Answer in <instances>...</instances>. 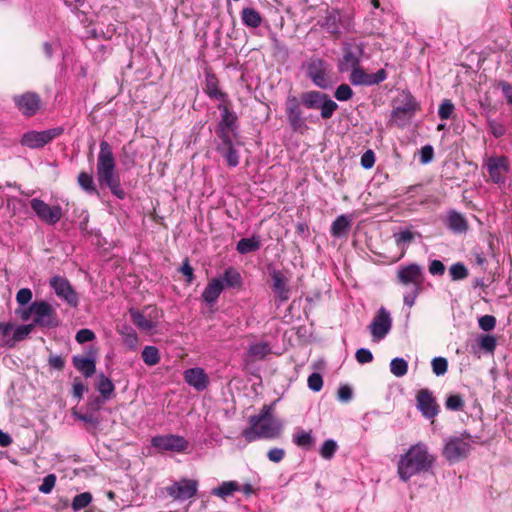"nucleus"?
I'll use <instances>...</instances> for the list:
<instances>
[{"label":"nucleus","mask_w":512,"mask_h":512,"mask_svg":"<svg viewBox=\"0 0 512 512\" xmlns=\"http://www.w3.org/2000/svg\"><path fill=\"white\" fill-rule=\"evenodd\" d=\"M272 280L271 289L276 298L281 302H287L290 298L289 280L281 270L272 269L269 271Z\"/></svg>","instance_id":"nucleus-21"},{"label":"nucleus","mask_w":512,"mask_h":512,"mask_svg":"<svg viewBox=\"0 0 512 512\" xmlns=\"http://www.w3.org/2000/svg\"><path fill=\"white\" fill-rule=\"evenodd\" d=\"M424 281L423 268L412 263L401 266L397 271V282L407 288L403 295L404 304L412 307L421 292Z\"/></svg>","instance_id":"nucleus-4"},{"label":"nucleus","mask_w":512,"mask_h":512,"mask_svg":"<svg viewBox=\"0 0 512 512\" xmlns=\"http://www.w3.org/2000/svg\"><path fill=\"white\" fill-rule=\"evenodd\" d=\"M420 105L410 92H403L401 103L391 112L390 122L400 128L409 125Z\"/></svg>","instance_id":"nucleus-7"},{"label":"nucleus","mask_w":512,"mask_h":512,"mask_svg":"<svg viewBox=\"0 0 512 512\" xmlns=\"http://www.w3.org/2000/svg\"><path fill=\"white\" fill-rule=\"evenodd\" d=\"M479 345L483 350L493 352L496 348L497 340L495 336L485 334L480 337Z\"/></svg>","instance_id":"nucleus-56"},{"label":"nucleus","mask_w":512,"mask_h":512,"mask_svg":"<svg viewBox=\"0 0 512 512\" xmlns=\"http://www.w3.org/2000/svg\"><path fill=\"white\" fill-rule=\"evenodd\" d=\"M13 101L18 110L27 117L34 116L41 104L39 95L35 92H25L21 95H15Z\"/></svg>","instance_id":"nucleus-20"},{"label":"nucleus","mask_w":512,"mask_h":512,"mask_svg":"<svg viewBox=\"0 0 512 512\" xmlns=\"http://www.w3.org/2000/svg\"><path fill=\"white\" fill-rule=\"evenodd\" d=\"M64 128L61 126L50 128L44 131H28L21 137L20 143L30 149H40L53 141L55 138L61 136Z\"/></svg>","instance_id":"nucleus-11"},{"label":"nucleus","mask_w":512,"mask_h":512,"mask_svg":"<svg viewBox=\"0 0 512 512\" xmlns=\"http://www.w3.org/2000/svg\"><path fill=\"white\" fill-rule=\"evenodd\" d=\"M219 278L227 288H240L243 284L241 274L234 267L227 268Z\"/></svg>","instance_id":"nucleus-32"},{"label":"nucleus","mask_w":512,"mask_h":512,"mask_svg":"<svg viewBox=\"0 0 512 512\" xmlns=\"http://www.w3.org/2000/svg\"><path fill=\"white\" fill-rule=\"evenodd\" d=\"M237 491H240V485L237 481H224L218 487L213 488L211 493L225 500Z\"/></svg>","instance_id":"nucleus-34"},{"label":"nucleus","mask_w":512,"mask_h":512,"mask_svg":"<svg viewBox=\"0 0 512 512\" xmlns=\"http://www.w3.org/2000/svg\"><path fill=\"white\" fill-rule=\"evenodd\" d=\"M318 109H320V114L323 119H330L338 109V104L333 101L327 94L325 99L322 100Z\"/></svg>","instance_id":"nucleus-42"},{"label":"nucleus","mask_w":512,"mask_h":512,"mask_svg":"<svg viewBox=\"0 0 512 512\" xmlns=\"http://www.w3.org/2000/svg\"><path fill=\"white\" fill-rule=\"evenodd\" d=\"M445 225L454 234H466L469 230L468 220L456 210H450L447 213Z\"/></svg>","instance_id":"nucleus-23"},{"label":"nucleus","mask_w":512,"mask_h":512,"mask_svg":"<svg viewBox=\"0 0 512 512\" xmlns=\"http://www.w3.org/2000/svg\"><path fill=\"white\" fill-rule=\"evenodd\" d=\"M308 387L314 392H319L323 387V378L319 373H312L308 377Z\"/></svg>","instance_id":"nucleus-59"},{"label":"nucleus","mask_w":512,"mask_h":512,"mask_svg":"<svg viewBox=\"0 0 512 512\" xmlns=\"http://www.w3.org/2000/svg\"><path fill=\"white\" fill-rule=\"evenodd\" d=\"M498 87L501 89L507 103L512 106V84L506 81H500Z\"/></svg>","instance_id":"nucleus-64"},{"label":"nucleus","mask_w":512,"mask_h":512,"mask_svg":"<svg viewBox=\"0 0 512 512\" xmlns=\"http://www.w3.org/2000/svg\"><path fill=\"white\" fill-rule=\"evenodd\" d=\"M326 93L320 91L311 90L303 92L300 95V103L307 109H318L323 99H325Z\"/></svg>","instance_id":"nucleus-29"},{"label":"nucleus","mask_w":512,"mask_h":512,"mask_svg":"<svg viewBox=\"0 0 512 512\" xmlns=\"http://www.w3.org/2000/svg\"><path fill=\"white\" fill-rule=\"evenodd\" d=\"M261 247V241L258 236H252L250 238H242L238 241L236 250L240 254H248L259 250Z\"/></svg>","instance_id":"nucleus-35"},{"label":"nucleus","mask_w":512,"mask_h":512,"mask_svg":"<svg viewBox=\"0 0 512 512\" xmlns=\"http://www.w3.org/2000/svg\"><path fill=\"white\" fill-rule=\"evenodd\" d=\"M124 344L130 350H136L139 343V338L136 331L131 326H123L120 330Z\"/></svg>","instance_id":"nucleus-39"},{"label":"nucleus","mask_w":512,"mask_h":512,"mask_svg":"<svg viewBox=\"0 0 512 512\" xmlns=\"http://www.w3.org/2000/svg\"><path fill=\"white\" fill-rule=\"evenodd\" d=\"M306 77L320 89H327L331 86L329 75V64L318 57L310 58L304 65Z\"/></svg>","instance_id":"nucleus-8"},{"label":"nucleus","mask_w":512,"mask_h":512,"mask_svg":"<svg viewBox=\"0 0 512 512\" xmlns=\"http://www.w3.org/2000/svg\"><path fill=\"white\" fill-rule=\"evenodd\" d=\"M390 371L396 377H403L408 372V363L404 358L396 357L390 362Z\"/></svg>","instance_id":"nucleus-44"},{"label":"nucleus","mask_w":512,"mask_h":512,"mask_svg":"<svg viewBox=\"0 0 512 512\" xmlns=\"http://www.w3.org/2000/svg\"><path fill=\"white\" fill-rule=\"evenodd\" d=\"M338 449L337 442L333 439L326 440L320 448V455L326 460L333 458Z\"/></svg>","instance_id":"nucleus-51"},{"label":"nucleus","mask_w":512,"mask_h":512,"mask_svg":"<svg viewBox=\"0 0 512 512\" xmlns=\"http://www.w3.org/2000/svg\"><path fill=\"white\" fill-rule=\"evenodd\" d=\"M465 403L460 394H451L446 398L445 407L450 411H462Z\"/></svg>","instance_id":"nucleus-49"},{"label":"nucleus","mask_w":512,"mask_h":512,"mask_svg":"<svg viewBox=\"0 0 512 512\" xmlns=\"http://www.w3.org/2000/svg\"><path fill=\"white\" fill-rule=\"evenodd\" d=\"M116 163L111 145L103 140L97 160V178L101 185H106L118 199H124L126 193L121 186L119 175L115 171Z\"/></svg>","instance_id":"nucleus-2"},{"label":"nucleus","mask_w":512,"mask_h":512,"mask_svg":"<svg viewBox=\"0 0 512 512\" xmlns=\"http://www.w3.org/2000/svg\"><path fill=\"white\" fill-rule=\"evenodd\" d=\"M360 56L352 50L350 45H346L343 50V57L339 60L338 69L340 72H346L358 67Z\"/></svg>","instance_id":"nucleus-28"},{"label":"nucleus","mask_w":512,"mask_h":512,"mask_svg":"<svg viewBox=\"0 0 512 512\" xmlns=\"http://www.w3.org/2000/svg\"><path fill=\"white\" fill-rule=\"evenodd\" d=\"M204 91L211 99L221 101V103H229L228 95L219 89V81L215 74L206 73Z\"/></svg>","instance_id":"nucleus-24"},{"label":"nucleus","mask_w":512,"mask_h":512,"mask_svg":"<svg viewBox=\"0 0 512 512\" xmlns=\"http://www.w3.org/2000/svg\"><path fill=\"white\" fill-rule=\"evenodd\" d=\"M216 134L220 139V143L217 147L225 148V146L234 144L233 138L238 135V130L216 128Z\"/></svg>","instance_id":"nucleus-43"},{"label":"nucleus","mask_w":512,"mask_h":512,"mask_svg":"<svg viewBox=\"0 0 512 512\" xmlns=\"http://www.w3.org/2000/svg\"><path fill=\"white\" fill-rule=\"evenodd\" d=\"M73 366L85 377L90 378L96 371V362L94 358L82 355L72 357Z\"/></svg>","instance_id":"nucleus-26"},{"label":"nucleus","mask_w":512,"mask_h":512,"mask_svg":"<svg viewBox=\"0 0 512 512\" xmlns=\"http://www.w3.org/2000/svg\"><path fill=\"white\" fill-rule=\"evenodd\" d=\"M436 457L429 452L423 442L411 445L407 452L400 456L397 463V474L403 482H408L413 476L431 471Z\"/></svg>","instance_id":"nucleus-1"},{"label":"nucleus","mask_w":512,"mask_h":512,"mask_svg":"<svg viewBox=\"0 0 512 512\" xmlns=\"http://www.w3.org/2000/svg\"><path fill=\"white\" fill-rule=\"evenodd\" d=\"M74 415L76 419L87 424H90L93 427L98 426L100 423L99 417L96 416L95 413L91 412L90 410H87V412L85 413H75Z\"/></svg>","instance_id":"nucleus-57"},{"label":"nucleus","mask_w":512,"mask_h":512,"mask_svg":"<svg viewBox=\"0 0 512 512\" xmlns=\"http://www.w3.org/2000/svg\"><path fill=\"white\" fill-rule=\"evenodd\" d=\"M318 25L338 39L343 33L351 31L352 20L337 8H327L324 16L318 20Z\"/></svg>","instance_id":"nucleus-5"},{"label":"nucleus","mask_w":512,"mask_h":512,"mask_svg":"<svg viewBox=\"0 0 512 512\" xmlns=\"http://www.w3.org/2000/svg\"><path fill=\"white\" fill-rule=\"evenodd\" d=\"M75 339L80 344L90 342L95 339V333L92 330L87 329V328L80 329L76 333Z\"/></svg>","instance_id":"nucleus-62"},{"label":"nucleus","mask_w":512,"mask_h":512,"mask_svg":"<svg viewBox=\"0 0 512 512\" xmlns=\"http://www.w3.org/2000/svg\"><path fill=\"white\" fill-rule=\"evenodd\" d=\"M30 206L35 212L36 216L44 223L48 225H55L63 216L61 206L54 205L50 206L45 201L39 198H33L30 200Z\"/></svg>","instance_id":"nucleus-13"},{"label":"nucleus","mask_w":512,"mask_h":512,"mask_svg":"<svg viewBox=\"0 0 512 512\" xmlns=\"http://www.w3.org/2000/svg\"><path fill=\"white\" fill-rule=\"evenodd\" d=\"M106 400L102 396L90 397L87 402V410L94 413L100 411Z\"/></svg>","instance_id":"nucleus-61"},{"label":"nucleus","mask_w":512,"mask_h":512,"mask_svg":"<svg viewBox=\"0 0 512 512\" xmlns=\"http://www.w3.org/2000/svg\"><path fill=\"white\" fill-rule=\"evenodd\" d=\"M301 105L299 99L292 94H289L285 100V114L290 128L294 132L303 134L308 130V126Z\"/></svg>","instance_id":"nucleus-10"},{"label":"nucleus","mask_w":512,"mask_h":512,"mask_svg":"<svg viewBox=\"0 0 512 512\" xmlns=\"http://www.w3.org/2000/svg\"><path fill=\"white\" fill-rule=\"evenodd\" d=\"M33 329L34 326L32 323L16 327L11 338L5 341V345L10 348L14 347L16 343L26 339L29 336V334L33 331Z\"/></svg>","instance_id":"nucleus-33"},{"label":"nucleus","mask_w":512,"mask_h":512,"mask_svg":"<svg viewBox=\"0 0 512 512\" xmlns=\"http://www.w3.org/2000/svg\"><path fill=\"white\" fill-rule=\"evenodd\" d=\"M77 180H78L79 186L85 192H87L89 194H93V193L97 192L92 175H90L86 172H80Z\"/></svg>","instance_id":"nucleus-46"},{"label":"nucleus","mask_w":512,"mask_h":512,"mask_svg":"<svg viewBox=\"0 0 512 512\" xmlns=\"http://www.w3.org/2000/svg\"><path fill=\"white\" fill-rule=\"evenodd\" d=\"M166 493L175 501H185L197 494L198 482L194 479L182 478L165 488Z\"/></svg>","instance_id":"nucleus-14"},{"label":"nucleus","mask_w":512,"mask_h":512,"mask_svg":"<svg viewBox=\"0 0 512 512\" xmlns=\"http://www.w3.org/2000/svg\"><path fill=\"white\" fill-rule=\"evenodd\" d=\"M387 78L384 69H379L376 73L368 74L360 66L351 70L349 80L354 86H373L383 82Z\"/></svg>","instance_id":"nucleus-19"},{"label":"nucleus","mask_w":512,"mask_h":512,"mask_svg":"<svg viewBox=\"0 0 512 512\" xmlns=\"http://www.w3.org/2000/svg\"><path fill=\"white\" fill-rule=\"evenodd\" d=\"M130 316L132 322L141 330L150 331L156 327V322L148 319L142 312L131 309Z\"/></svg>","instance_id":"nucleus-36"},{"label":"nucleus","mask_w":512,"mask_h":512,"mask_svg":"<svg viewBox=\"0 0 512 512\" xmlns=\"http://www.w3.org/2000/svg\"><path fill=\"white\" fill-rule=\"evenodd\" d=\"M224 289L223 281L220 278H213L209 281L202 293V299L207 304H214Z\"/></svg>","instance_id":"nucleus-27"},{"label":"nucleus","mask_w":512,"mask_h":512,"mask_svg":"<svg viewBox=\"0 0 512 512\" xmlns=\"http://www.w3.org/2000/svg\"><path fill=\"white\" fill-rule=\"evenodd\" d=\"M293 442L298 447L310 450L315 445V438L312 435V431H304L302 429H298L293 434Z\"/></svg>","instance_id":"nucleus-31"},{"label":"nucleus","mask_w":512,"mask_h":512,"mask_svg":"<svg viewBox=\"0 0 512 512\" xmlns=\"http://www.w3.org/2000/svg\"><path fill=\"white\" fill-rule=\"evenodd\" d=\"M350 226V218L346 215H340L333 221L330 232L332 236L340 237L349 230Z\"/></svg>","instance_id":"nucleus-37"},{"label":"nucleus","mask_w":512,"mask_h":512,"mask_svg":"<svg viewBox=\"0 0 512 512\" xmlns=\"http://www.w3.org/2000/svg\"><path fill=\"white\" fill-rule=\"evenodd\" d=\"M478 325L483 331H491L496 326V318L492 315H484L478 319Z\"/></svg>","instance_id":"nucleus-58"},{"label":"nucleus","mask_w":512,"mask_h":512,"mask_svg":"<svg viewBox=\"0 0 512 512\" xmlns=\"http://www.w3.org/2000/svg\"><path fill=\"white\" fill-rule=\"evenodd\" d=\"M241 20L247 27L258 28L262 23V16L256 9L246 7L241 11Z\"/></svg>","instance_id":"nucleus-30"},{"label":"nucleus","mask_w":512,"mask_h":512,"mask_svg":"<svg viewBox=\"0 0 512 512\" xmlns=\"http://www.w3.org/2000/svg\"><path fill=\"white\" fill-rule=\"evenodd\" d=\"M250 426L243 430L242 436L247 442H253L261 438H276L282 425L273 418L272 407L264 405L258 415L249 417Z\"/></svg>","instance_id":"nucleus-3"},{"label":"nucleus","mask_w":512,"mask_h":512,"mask_svg":"<svg viewBox=\"0 0 512 512\" xmlns=\"http://www.w3.org/2000/svg\"><path fill=\"white\" fill-rule=\"evenodd\" d=\"M92 501V494L90 492H83L77 494L71 503V508L74 512H78L87 507Z\"/></svg>","instance_id":"nucleus-45"},{"label":"nucleus","mask_w":512,"mask_h":512,"mask_svg":"<svg viewBox=\"0 0 512 512\" xmlns=\"http://www.w3.org/2000/svg\"><path fill=\"white\" fill-rule=\"evenodd\" d=\"M397 246L409 245L415 238V233L409 229L400 230L393 234Z\"/></svg>","instance_id":"nucleus-50"},{"label":"nucleus","mask_w":512,"mask_h":512,"mask_svg":"<svg viewBox=\"0 0 512 512\" xmlns=\"http://www.w3.org/2000/svg\"><path fill=\"white\" fill-rule=\"evenodd\" d=\"M97 390L104 399H111L114 395L115 386L110 378L104 374L99 375Z\"/></svg>","instance_id":"nucleus-38"},{"label":"nucleus","mask_w":512,"mask_h":512,"mask_svg":"<svg viewBox=\"0 0 512 512\" xmlns=\"http://www.w3.org/2000/svg\"><path fill=\"white\" fill-rule=\"evenodd\" d=\"M353 94H354V92L348 84H341L336 88V90L334 92V97L338 101L343 102V101L350 100L352 98Z\"/></svg>","instance_id":"nucleus-55"},{"label":"nucleus","mask_w":512,"mask_h":512,"mask_svg":"<svg viewBox=\"0 0 512 512\" xmlns=\"http://www.w3.org/2000/svg\"><path fill=\"white\" fill-rule=\"evenodd\" d=\"M392 328V318L390 312L380 307L369 325V329L374 341H380L386 337Z\"/></svg>","instance_id":"nucleus-17"},{"label":"nucleus","mask_w":512,"mask_h":512,"mask_svg":"<svg viewBox=\"0 0 512 512\" xmlns=\"http://www.w3.org/2000/svg\"><path fill=\"white\" fill-rule=\"evenodd\" d=\"M416 407L426 419H434L439 411L440 407L433 396V393L427 389H420L416 394Z\"/></svg>","instance_id":"nucleus-18"},{"label":"nucleus","mask_w":512,"mask_h":512,"mask_svg":"<svg viewBox=\"0 0 512 512\" xmlns=\"http://www.w3.org/2000/svg\"><path fill=\"white\" fill-rule=\"evenodd\" d=\"M32 311H34L33 326L43 328H55L59 325L56 311L46 301H35L32 303Z\"/></svg>","instance_id":"nucleus-12"},{"label":"nucleus","mask_w":512,"mask_h":512,"mask_svg":"<svg viewBox=\"0 0 512 512\" xmlns=\"http://www.w3.org/2000/svg\"><path fill=\"white\" fill-rule=\"evenodd\" d=\"M49 284L55 294L71 307H76L78 305V294L67 278L55 275L50 279Z\"/></svg>","instance_id":"nucleus-16"},{"label":"nucleus","mask_w":512,"mask_h":512,"mask_svg":"<svg viewBox=\"0 0 512 512\" xmlns=\"http://www.w3.org/2000/svg\"><path fill=\"white\" fill-rule=\"evenodd\" d=\"M431 365H432V371L436 376H442L448 370V361L444 357L433 358Z\"/></svg>","instance_id":"nucleus-53"},{"label":"nucleus","mask_w":512,"mask_h":512,"mask_svg":"<svg viewBox=\"0 0 512 512\" xmlns=\"http://www.w3.org/2000/svg\"><path fill=\"white\" fill-rule=\"evenodd\" d=\"M355 358L358 363L360 364H366L370 363L373 360V354L369 349L366 348H360L355 353Z\"/></svg>","instance_id":"nucleus-63"},{"label":"nucleus","mask_w":512,"mask_h":512,"mask_svg":"<svg viewBox=\"0 0 512 512\" xmlns=\"http://www.w3.org/2000/svg\"><path fill=\"white\" fill-rule=\"evenodd\" d=\"M217 151L225 158L229 167H236L239 164V153L234 144L223 147H217Z\"/></svg>","instance_id":"nucleus-40"},{"label":"nucleus","mask_w":512,"mask_h":512,"mask_svg":"<svg viewBox=\"0 0 512 512\" xmlns=\"http://www.w3.org/2000/svg\"><path fill=\"white\" fill-rule=\"evenodd\" d=\"M468 274V269L461 262H457L449 268V275L453 281L463 280L468 277Z\"/></svg>","instance_id":"nucleus-47"},{"label":"nucleus","mask_w":512,"mask_h":512,"mask_svg":"<svg viewBox=\"0 0 512 512\" xmlns=\"http://www.w3.org/2000/svg\"><path fill=\"white\" fill-rule=\"evenodd\" d=\"M455 106L451 100L445 99L439 106L438 115L442 120H448L452 117Z\"/></svg>","instance_id":"nucleus-54"},{"label":"nucleus","mask_w":512,"mask_h":512,"mask_svg":"<svg viewBox=\"0 0 512 512\" xmlns=\"http://www.w3.org/2000/svg\"><path fill=\"white\" fill-rule=\"evenodd\" d=\"M473 443L472 436L466 431L459 436L449 437L445 441L443 456L451 463L458 462L468 456Z\"/></svg>","instance_id":"nucleus-6"},{"label":"nucleus","mask_w":512,"mask_h":512,"mask_svg":"<svg viewBox=\"0 0 512 512\" xmlns=\"http://www.w3.org/2000/svg\"><path fill=\"white\" fill-rule=\"evenodd\" d=\"M141 357L143 362L148 366H155L160 362V354L156 346H145L142 350Z\"/></svg>","instance_id":"nucleus-41"},{"label":"nucleus","mask_w":512,"mask_h":512,"mask_svg":"<svg viewBox=\"0 0 512 512\" xmlns=\"http://www.w3.org/2000/svg\"><path fill=\"white\" fill-rule=\"evenodd\" d=\"M151 447L158 453H184L189 447V441L180 435L164 434L151 438Z\"/></svg>","instance_id":"nucleus-9"},{"label":"nucleus","mask_w":512,"mask_h":512,"mask_svg":"<svg viewBox=\"0 0 512 512\" xmlns=\"http://www.w3.org/2000/svg\"><path fill=\"white\" fill-rule=\"evenodd\" d=\"M487 126L490 133L495 138H501L506 134V126L497 120L491 118L487 119Z\"/></svg>","instance_id":"nucleus-52"},{"label":"nucleus","mask_w":512,"mask_h":512,"mask_svg":"<svg viewBox=\"0 0 512 512\" xmlns=\"http://www.w3.org/2000/svg\"><path fill=\"white\" fill-rule=\"evenodd\" d=\"M484 167L494 184H504L506 174L510 170V160L505 155L491 156L486 160Z\"/></svg>","instance_id":"nucleus-15"},{"label":"nucleus","mask_w":512,"mask_h":512,"mask_svg":"<svg viewBox=\"0 0 512 512\" xmlns=\"http://www.w3.org/2000/svg\"><path fill=\"white\" fill-rule=\"evenodd\" d=\"M56 484V476L48 474L44 477L42 484L39 486V491L44 494H49Z\"/></svg>","instance_id":"nucleus-60"},{"label":"nucleus","mask_w":512,"mask_h":512,"mask_svg":"<svg viewBox=\"0 0 512 512\" xmlns=\"http://www.w3.org/2000/svg\"><path fill=\"white\" fill-rule=\"evenodd\" d=\"M270 352H271V347L267 342L252 344L248 350V353L250 356L257 357L260 359L267 356Z\"/></svg>","instance_id":"nucleus-48"},{"label":"nucleus","mask_w":512,"mask_h":512,"mask_svg":"<svg viewBox=\"0 0 512 512\" xmlns=\"http://www.w3.org/2000/svg\"><path fill=\"white\" fill-rule=\"evenodd\" d=\"M229 103H219L217 105L220 111V120L217 123V128H226L238 130V117L235 112L229 108Z\"/></svg>","instance_id":"nucleus-25"},{"label":"nucleus","mask_w":512,"mask_h":512,"mask_svg":"<svg viewBox=\"0 0 512 512\" xmlns=\"http://www.w3.org/2000/svg\"><path fill=\"white\" fill-rule=\"evenodd\" d=\"M184 381L196 391L201 392L209 385L208 375L200 367L189 368L183 373Z\"/></svg>","instance_id":"nucleus-22"}]
</instances>
